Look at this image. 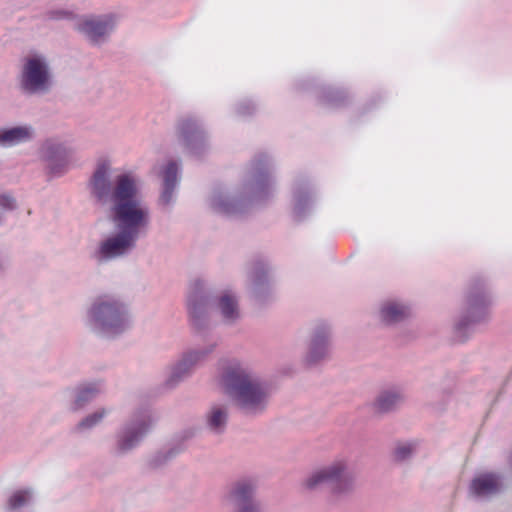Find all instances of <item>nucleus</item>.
I'll list each match as a JSON object with an SVG mask.
<instances>
[{
  "label": "nucleus",
  "mask_w": 512,
  "mask_h": 512,
  "mask_svg": "<svg viewBox=\"0 0 512 512\" xmlns=\"http://www.w3.org/2000/svg\"><path fill=\"white\" fill-rule=\"evenodd\" d=\"M273 188L266 156H260L252 163L250 174L239 194L231 193L226 188L212 191L209 204L219 214L234 216L243 212L254 200L265 199Z\"/></svg>",
  "instance_id": "nucleus-4"
},
{
  "label": "nucleus",
  "mask_w": 512,
  "mask_h": 512,
  "mask_svg": "<svg viewBox=\"0 0 512 512\" xmlns=\"http://www.w3.org/2000/svg\"><path fill=\"white\" fill-rule=\"evenodd\" d=\"M293 211L297 218H303L311 209L313 197L305 183H298L293 194Z\"/></svg>",
  "instance_id": "nucleus-24"
},
{
  "label": "nucleus",
  "mask_w": 512,
  "mask_h": 512,
  "mask_svg": "<svg viewBox=\"0 0 512 512\" xmlns=\"http://www.w3.org/2000/svg\"><path fill=\"white\" fill-rule=\"evenodd\" d=\"M35 137V130L29 124L0 128V147L11 148L30 142Z\"/></svg>",
  "instance_id": "nucleus-22"
},
{
  "label": "nucleus",
  "mask_w": 512,
  "mask_h": 512,
  "mask_svg": "<svg viewBox=\"0 0 512 512\" xmlns=\"http://www.w3.org/2000/svg\"><path fill=\"white\" fill-rule=\"evenodd\" d=\"M118 21L119 15L114 12L86 14L77 17L74 29L92 44H102L114 31Z\"/></svg>",
  "instance_id": "nucleus-13"
},
{
  "label": "nucleus",
  "mask_w": 512,
  "mask_h": 512,
  "mask_svg": "<svg viewBox=\"0 0 512 512\" xmlns=\"http://www.w3.org/2000/svg\"><path fill=\"white\" fill-rule=\"evenodd\" d=\"M492 298L486 282L481 278H475L469 283L463 303V310L454 323L455 337L459 341H465L470 328L488 318Z\"/></svg>",
  "instance_id": "nucleus-8"
},
{
  "label": "nucleus",
  "mask_w": 512,
  "mask_h": 512,
  "mask_svg": "<svg viewBox=\"0 0 512 512\" xmlns=\"http://www.w3.org/2000/svg\"><path fill=\"white\" fill-rule=\"evenodd\" d=\"M0 208L4 211H13L17 208V201L10 193L0 194Z\"/></svg>",
  "instance_id": "nucleus-30"
},
{
  "label": "nucleus",
  "mask_w": 512,
  "mask_h": 512,
  "mask_svg": "<svg viewBox=\"0 0 512 512\" xmlns=\"http://www.w3.org/2000/svg\"><path fill=\"white\" fill-rule=\"evenodd\" d=\"M153 417L149 408H134L117 429L111 452L115 457L131 454L145 440L153 428Z\"/></svg>",
  "instance_id": "nucleus-9"
},
{
  "label": "nucleus",
  "mask_w": 512,
  "mask_h": 512,
  "mask_svg": "<svg viewBox=\"0 0 512 512\" xmlns=\"http://www.w3.org/2000/svg\"><path fill=\"white\" fill-rule=\"evenodd\" d=\"M405 401L404 390L400 386L382 389L375 397L372 407L378 414H389L396 411Z\"/></svg>",
  "instance_id": "nucleus-20"
},
{
  "label": "nucleus",
  "mask_w": 512,
  "mask_h": 512,
  "mask_svg": "<svg viewBox=\"0 0 512 512\" xmlns=\"http://www.w3.org/2000/svg\"><path fill=\"white\" fill-rule=\"evenodd\" d=\"M240 113H241L242 115H245V114H247L248 112H245V111L240 110Z\"/></svg>",
  "instance_id": "nucleus-32"
},
{
  "label": "nucleus",
  "mask_w": 512,
  "mask_h": 512,
  "mask_svg": "<svg viewBox=\"0 0 512 512\" xmlns=\"http://www.w3.org/2000/svg\"><path fill=\"white\" fill-rule=\"evenodd\" d=\"M49 20L60 21V20H77V15L67 9H52L46 13Z\"/></svg>",
  "instance_id": "nucleus-29"
},
{
  "label": "nucleus",
  "mask_w": 512,
  "mask_h": 512,
  "mask_svg": "<svg viewBox=\"0 0 512 512\" xmlns=\"http://www.w3.org/2000/svg\"><path fill=\"white\" fill-rule=\"evenodd\" d=\"M217 345V341H212L206 345L190 348L182 352L179 358L169 367L164 386L167 389H174L191 377L197 366L215 351Z\"/></svg>",
  "instance_id": "nucleus-11"
},
{
  "label": "nucleus",
  "mask_w": 512,
  "mask_h": 512,
  "mask_svg": "<svg viewBox=\"0 0 512 512\" xmlns=\"http://www.w3.org/2000/svg\"><path fill=\"white\" fill-rule=\"evenodd\" d=\"M181 451L180 446L163 448L155 453L151 459V464L154 467H160L175 458Z\"/></svg>",
  "instance_id": "nucleus-28"
},
{
  "label": "nucleus",
  "mask_w": 512,
  "mask_h": 512,
  "mask_svg": "<svg viewBox=\"0 0 512 512\" xmlns=\"http://www.w3.org/2000/svg\"><path fill=\"white\" fill-rule=\"evenodd\" d=\"M6 268V265L4 264V262H0V271H4Z\"/></svg>",
  "instance_id": "nucleus-31"
},
{
  "label": "nucleus",
  "mask_w": 512,
  "mask_h": 512,
  "mask_svg": "<svg viewBox=\"0 0 512 512\" xmlns=\"http://www.w3.org/2000/svg\"><path fill=\"white\" fill-rule=\"evenodd\" d=\"M377 316L385 325H395L411 316L409 304L398 299H387L379 304Z\"/></svg>",
  "instance_id": "nucleus-19"
},
{
  "label": "nucleus",
  "mask_w": 512,
  "mask_h": 512,
  "mask_svg": "<svg viewBox=\"0 0 512 512\" xmlns=\"http://www.w3.org/2000/svg\"><path fill=\"white\" fill-rule=\"evenodd\" d=\"M232 512H263L257 499V482L251 477H242L231 482L223 495Z\"/></svg>",
  "instance_id": "nucleus-12"
},
{
  "label": "nucleus",
  "mask_w": 512,
  "mask_h": 512,
  "mask_svg": "<svg viewBox=\"0 0 512 512\" xmlns=\"http://www.w3.org/2000/svg\"><path fill=\"white\" fill-rule=\"evenodd\" d=\"M334 340L333 325L326 320H316L309 328L305 352L301 362L307 368H315L329 360Z\"/></svg>",
  "instance_id": "nucleus-10"
},
{
  "label": "nucleus",
  "mask_w": 512,
  "mask_h": 512,
  "mask_svg": "<svg viewBox=\"0 0 512 512\" xmlns=\"http://www.w3.org/2000/svg\"><path fill=\"white\" fill-rule=\"evenodd\" d=\"M330 485L331 493L336 498L351 495L356 487V477L351 471L347 457L338 456L330 462L311 470L301 481L303 491L315 493Z\"/></svg>",
  "instance_id": "nucleus-6"
},
{
  "label": "nucleus",
  "mask_w": 512,
  "mask_h": 512,
  "mask_svg": "<svg viewBox=\"0 0 512 512\" xmlns=\"http://www.w3.org/2000/svg\"><path fill=\"white\" fill-rule=\"evenodd\" d=\"M156 173L162 178V190L158 199L159 206L169 211L175 202V190L178 184L180 165L177 161L169 160L155 168Z\"/></svg>",
  "instance_id": "nucleus-16"
},
{
  "label": "nucleus",
  "mask_w": 512,
  "mask_h": 512,
  "mask_svg": "<svg viewBox=\"0 0 512 512\" xmlns=\"http://www.w3.org/2000/svg\"><path fill=\"white\" fill-rule=\"evenodd\" d=\"M419 442L417 440H399L396 441L392 449V457L396 462H406L415 454Z\"/></svg>",
  "instance_id": "nucleus-26"
},
{
  "label": "nucleus",
  "mask_w": 512,
  "mask_h": 512,
  "mask_svg": "<svg viewBox=\"0 0 512 512\" xmlns=\"http://www.w3.org/2000/svg\"><path fill=\"white\" fill-rule=\"evenodd\" d=\"M34 501V493L31 489H19L11 494L7 501L8 510L15 511L28 507Z\"/></svg>",
  "instance_id": "nucleus-27"
},
{
  "label": "nucleus",
  "mask_w": 512,
  "mask_h": 512,
  "mask_svg": "<svg viewBox=\"0 0 512 512\" xmlns=\"http://www.w3.org/2000/svg\"><path fill=\"white\" fill-rule=\"evenodd\" d=\"M85 323L98 337L113 340L133 325L130 305L120 296L102 293L94 297L85 312Z\"/></svg>",
  "instance_id": "nucleus-5"
},
{
  "label": "nucleus",
  "mask_w": 512,
  "mask_h": 512,
  "mask_svg": "<svg viewBox=\"0 0 512 512\" xmlns=\"http://www.w3.org/2000/svg\"><path fill=\"white\" fill-rule=\"evenodd\" d=\"M17 87L24 96H45L55 86V74L50 59L40 52H29L20 60Z\"/></svg>",
  "instance_id": "nucleus-7"
},
{
  "label": "nucleus",
  "mask_w": 512,
  "mask_h": 512,
  "mask_svg": "<svg viewBox=\"0 0 512 512\" xmlns=\"http://www.w3.org/2000/svg\"><path fill=\"white\" fill-rule=\"evenodd\" d=\"M73 153L71 146L56 137L45 139L39 148V156L45 162L48 173L53 177L61 176L67 171Z\"/></svg>",
  "instance_id": "nucleus-14"
},
{
  "label": "nucleus",
  "mask_w": 512,
  "mask_h": 512,
  "mask_svg": "<svg viewBox=\"0 0 512 512\" xmlns=\"http://www.w3.org/2000/svg\"><path fill=\"white\" fill-rule=\"evenodd\" d=\"M112 408L107 406L98 407L93 412L83 417L74 427L73 432L83 434L99 426L110 414Z\"/></svg>",
  "instance_id": "nucleus-25"
},
{
  "label": "nucleus",
  "mask_w": 512,
  "mask_h": 512,
  "mask_svg": "<svg viewBox=\"0 0 512 512\" xmlns=\"http://www.w3.org/2000/svg\"><path fill=\"white\" fill-rule=\"evenodd\" d=\"M229 421V406L225 403H213L204 415V426L215 436L222 435Z\"/></svg>",
  "instance_id": "nucleus-21"
},
{
  "label": "nucleus",
  "mask_w": 512,
  "mask_h": 512,
  "mask_svg": "<svg viewBox=\"0 0 512 512\" xmlns=\"http://www.w3.org/2000/svg\"><path fill=\"white\" fill-rule=\"evenodd\" d=\"M503 489V479L494 473L480 474L476 476L469 486L470 497L477 500L491 498Z\"/></svg>",
  "instance_id": "nucleus-18"
},
{
  "label": "nucleus",
  "mask_w": 512,
  "mask_h": 512,
  "mask_svg": "<svg viewBox=\"0 0 512 512\" xmlns=\"http://www.w3.org/2000/svg\"><path fill=\"white\" fill-rule=\"evenodd\" d=\"M103 391L100 381L85 383L78 386L75 390L74 401L71 406L72 411H79L87 404L92 402Z\"/></svg>",
  "instance_id": "nucleus-23"
},
{
  "label": "nucleus",
  "mask_w": 512,
  "mask_h": 512,
  "mask_svg": "<svg viewBox=\"0 0 512 512\" xmlns=\"http://www.w3.org/2000/svg\"><path fill=\"white\" fill-rule=\"evenodd\" d=\"M219 385L232 407L245 417H258L269 406V383L245 363L233 360L224 365Z\"/></svg>",
  "instance_id": "nucleus-2"
},
{
  "label": "nucleus",
  "mask_w": 512,
  "mask_h": 512,
  "mask_svg": "<svg viewBox=\"0 0 512 512\" xmlns=\"http://www.w3.org/2000/svg\"><path fill=\"white\" fill-rule=\"evenodd\" d=\"M274 279L270 265L265 261H256L248 273V290L257 300L266 299L272 292Z\"/></svg>",
  "instance_id": "nucleus-15"
},
{
  "label": "nucleus",
  "mask_w": 512,
  "mask_h": 512,
  "mask_svg": "<svg viewBox=\"0 0 512 512\" xmlns=\"http://www.w3.org/2000/svg\"><path fill=\"white\" fill-rule=\"evenodd\" d=\"M2 220H3V217H2V215L0 214V224L2 223Z\"/></svg>",
  "instance_id": "nucleus-33"
},
{
  "label": "nucleus",
  "mask_w": 512,
  "mask_h": 512,
  "mask_svg": "<svg viewBox=\"0 0 512 512\" xmlns=\"http://www.w3.org/2000/svg\"><path fill=\"white\" fill-rule=\"evenodd\" d=\"M94 203L117 227V232L100 240L91 258L99 264L128 256L145 235L151 212L143 198V180L133 170L115 168L108 159L99 160L88 182Z\"/></svg>",
  "instance_id": "nucleus-1"
},
{
  "label": "nucleus",
  "mask_w": 512,
  "mask_h": 512,
  "mask_svg": "<svg viewBox=\"0 0 512 512\" xmlns=\"http://www.w3.org/2000/svg\"><path fill=\"white\" fill-rule=\"evenodd\" d=\"M177 133L183 144L194 154L201 153L206 147V133L198 120L191 116L178 121Z\"/></svg>",
  "instance_id": "nucleus-17"
},
{
  "label": "nucleus",
  "mask_w": 512,
  "mask_h": 512,
  "mask_svg": "<svg viewBox=\"0 0 512 512\" xmlns=\"http://www.w3.org/2000/svg\"><path fill=\"white\" fill-rule=\"evenodd\" d=\"M212 289L203 279L190 282L186 306L192 329L203 334L212 327L211 310L215 311L225 325H233L241 318L239 298L231 290H223L212 301Z\"/></svg>",
  "instance_id": "nucleus-3"
}]
</instances>
